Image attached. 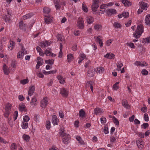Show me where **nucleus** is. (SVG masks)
<instances>
[{"instance_id":"42","label":"nucleus","mask_w":150,"mask_h":150,"mask_svg":"<svg viewBox=\"0 0 150 150\" xmlns=\"http://www.w3.org/2000/svg\"><path fill=\"white\" fill-rule=\"evenodd\" d=\"M85 3L84 2L82 3V9L84 12L87 13L88 11V9L87 7L85 6Z\"/></svg>"},{"instance_id":"53","label":"nucleus","mask_w":150,"mask_h":150,"mask_svg":"<svg viewBox=\"0 0 150 150\" xmlns=\"http://www.w3.org/2000/svg\"><path fill=\"white\" fill-rule=\"evenodd\" d=\"M141 73L143 75H146L148 74V72L146 70L143 69L142 70Z\"/></svg>"},{"instance_id":"12","label":"nucleus","mask_w":150,"mask_h":150,"mask_svg":"<svg viewBox=\"0 0 150 150\" xmlns=\"http://www.w3.org/2000/svg\"><path fill=\"white\" fill-rule=\"evenodd\" d=\"M59 120L55 115L52 116V122L54 125H56L58 124Z\"/></svg>"},{"instance_id":"16","label":"nucleus","mask_w":150,"mask_h":150,"mask_svg":"<svg viewBox=\"0 0 150 150\" xmlns=\"http://www.w3.org/2000/svg\"><path fill=\"white\" fill-rule=\"evenodd\" d=\"M104 57L110 59H113L115 58V55L112 53H108L104 55Z\"/></svg>"},{"instance_id":"34","label":"nucleus","mask_w":150,"mask_h":150,"mask_svg":"<svg viewBox=\"0 0 150 150\" xmlns=\"http://www.w3.org/2000/svg\"><path fill=\"white\" fill-rule=\"evenodd\" d=\"M76 139L79 141V143L81 144H84L83 141L82 140V139L80 136H76Z\"/></svg>"},{"instance_id":"24","label":"nucleus","mask_w":150,"mask_h":150,"mask_svg":"<svg viewBox=\"0 0 150 150\" xmlns=\"http://www.w3.org/2000/svg\"><path fill=\"white\" fill-rule=\"evenodd\" d=\"M100 37V36L97 37L96 38V40L97 42L99 43L100 45V47H103V43L102 40L99 38V37Z\"/></svg>"},{"instance_id":"37","label":"nucleus","mask_w":150,"mask_h":150,"mask_svg":"<svg viewBox=\"0 0 150 150\" xmlns=\"http://www.w3.org/2000/svg\"><path fill=\"white\" fill-rule=\"evenodd\" d=\"M23 138L24 140L27 142H28L29 140L30 137L29 135L24 134L23 135Z\"/></svg>"},{"instance_id":"44","label":"nucleus","mask_w":150,"mask_h":150,"mask_svg":"<svg viewBox=\"0 0 150 150\" xmlns=\"http://www.w3.org/2000/svg\"><path fill=\"white\" fill-rule=\"evenodd\" d=\"M11 105L9 103H8L6 105L5 107V110L6 111H9L11 110Z\"/></svg>"},{"instance_id":"19","label":"nucleus","mask_w":150,"mask_h":150,"mask_svg":"<svg viewBox=\"0 0 150 150\" xmlns=\"http://www.w3.org/2000/svg\"><path fill=\"white\" fill-rule=\"evenodd\" d=\"M86 20L87 23L89 24H91L93 22V18L91 16H88L86 17Z\"/></svg>"},{"instance_id":"17","label":"nucleus","mask_w":150,"mask_h":150,"mask_svg":"<svg viewBox=\"0 0 150 150\" xmlns=\"http://www.w3.org/2000/svg\"><path fill=\"white\" fill-rule=\"evenodd\" d=\"M37 103V100L36 98V97L34 96L31 100L30 104L32 105L35 106Z\"/></svg>"},{"instance_id":"2","label":"nucleus","mask_w":150,"mask_h":150,"mask_svg":"<svg viewBox=\"0 0 150 150\" xmlns=\"http://www.w3.org/2000/svg\"><path fill=\"white\" fill-rule=\"evenodd\" d=\"M139 4L140 8L138 9L137 12L138 14H140L142 13L143 10L145 9L146 10L147 9V8H148V7L147 6V4L144 2L141 1L139 2Z\"/></svg>"},{"instance_id":"32","label":"nucleus","mask_w":150,"mask_h":150,"mask_svg":"<svg viewBox=\"0 0 150 150\" xmlns=\"http://www.w3.org/2000/svg\"><path fill=\"white\" fill-rule=\"evenodd\" d=\"M33 16V14L32 13H28L23 16V18L24 19H26L27 18H30L31 16Z\"/></svg>"},{"instance_id":"7","label":"nucleus","mask_w":150,"mask_h":150,"mask_svg":"<svg viewBox=\"0 0 150 150\" xmlns=\"http://www.w3.org/2000/svg\"><path fill=\"white\" fill-rule=\"evenodd\" d=\"M95 71V69L94 68L92 67L90 68L87 71L88 76L90 77H91L94 76Z\"/></svg>"},{"instance_id":"58","label":"nucleus","mask_w":150,"mask_h":150,"mask_svg":"<svg viewBox=\"0 0 150 150\" xmlns=\"http://www.w3.org/2000/svg\"><path fill=\"white\" fill-rule=\"evenodd\" d=\"M149 125L148 123H144L142 125V127L144 129H145L146 128L148 127Z\"/></svg>"},{"instance_id":"38","label":"nucleus","mask_w":150,"mask_h":150,"mask_svg":"<svg viewBox=\"0 0 150 150\" xmlns=\"http://www.w3.org/2000/svg\"><path fill=\"white\" fill-rule=\"evenodd\" d=\"M10 46H9L8 47V49L9 50H11L13 49V48L15 44L14 42L13 41H10Z\"/></svg>"},{"instance_id":"36","label":"nucleus","mask_w":150,"mask_h":150,"mask_svg":"<svg viewBox=\"0 0 150 150\" xmlns=\"http://www.w3.org/2000/svg\"><path fill=\"white\" fill-rule=\"evenodd\" d=\"M54 60L53 59L46 60L45 61V63L46 64H54Z\"/></svg>"},{"instance_id":"48","label":"nucleus","mask_w":150,"mask_h":150,"mask_svg":"<svg viewBox=\"0 0 150 150\" xmlns=\"http://www.w3.org/2000/svg\"><path fill=\"white\" fill-rule=\"evenodd\" d=\"M143 106H144L141 108V110L142 112H146L147 108L146 106L144 104Z\"/></svg>"},{"instance_id":"14","label":"nucleus","mask_w":150,"mask_h":150,"mask_svg":"<svg viewBox=\"0 0 150 150\" xmlns=\"http://www.w3.org/2000/svg\"><path fill=\"white\" fill-rule=\"evenodd\" d=\"M11 12L10 11H7V13L6 15H5L4 19H5L6 22L9 21L11 19V17L12 16L11 15Z\"/></svg>"},{"instance_id":"1","label":"nucleus","mask_w":150,"mask_h":150,"mask_svg":"<svg viewBox=\"0 0 150 150\" xmlns=\"http://www.w3.org/2000/svg\"><path fill=\"white\" fill-rule=\"evenodd\" d=\"M143 31V26L141 25H138L136 30L133 34L134 36L137 38H139Z\"/></svg>"},{"instance_id":"59","label":"nucleus","mask_w":150,"mask_h":150,"mask_svg":"<svg viewBox=\"0 0 150 150\" xmlns=\"http://www.w3.org/2000/svg\"><path fill=\"white\" fill-rule=\"evenodd\" d=\"M40 115H35L34 116V120L36 122H39V118H40Z\"/></svg>"},{"instance_id":"21","label":"nucleus","mask_w":150,"mask_h":150,"mask_svg":"<svg viewBox=\"0 0 150 150\" xmlns=\"http://www.w3.org/2000/svg\"><path fill=\"white\" fill-rule=\"evenodd\" d=\"M122 2L125 6H129L131 5L132 4L131 2H130L127 0H122Z\"/></svg>"},{"instance_id":"41","label":"nucleus","mask_w":150,"mask_h":150,"mask_svg":"<svg viewBox=\"0 0 150 150\" xmlns=\"http://www.w3.org/2000/svg\"><path fill=\"white\" fill-rule=\"evenodd\" d=\"M100 109L99 108H95L94 110V114L97 115L101 112Z\"/></svg>"},{"instance_id":"8","label":"nucleus","mask_w":150,"mask_h":150,"mask_svg":"<svg viewBox=\"0 0 150 150\" xmlns=\"http://www.w3.org/2000/svg\"><path fill=\"white\" fill-rule=\"evenodd\" d=\"M19 26L20 28L24 31H26V25L25 24L23 21H21L19 23Z\"/></svg>"},{"instance_id":"64","label":"nucleus","mask_w":150,"mask_h":150,"mask_svg":"<svg viewBox=\"0 0 150 150\" xmlns=\"http://www.w3.org/2000/svg\"><path fill=\"white\" fill-rule=\"evenodd\" d=\"M144 40V42L145 43H146V42H147L149 43H150V37H149L148 38H145L143 39Z\"/></svg>"},{"instance_id":"33","label":"nucleus","mask_w":150,"mask_h":150,"mask_svg":"<svg viewBox=\"0 0 150 150\" xmlns=\"http://www.w3.org/2000/svg\"><path fill=\"white\" fill-rule=\"evenodd\" d=\"M19 110L21 112L23 111L25 108V106L23 103L21 104H19Z\"/></svg>"},{"instance_id":"20","label":"nucleus","mask_w":150,"mask_h":150,"mask_svg":"<svg viewBox=\"0 0 150 150\" xmlns=\"http://www.w3.org/2000/svg\"><path fill=\"white\" fill-rule=\"evenodd\" d=\"M145 23L147 25L150 26V14H148L145 18Z\"/></svg>"},{"instance_id":"45","label":"nucleus","mask_w":150,"mask_h":150,"mask_svg":"<svg viewBox=\"0 0 150 150\" xmlns=\"http://www.w3.org/2000/svg\"><path fill=\"white\" fill-rule=\"evenodd\" d=\"M119 83V82H116L114 84L113 86V88L115 90H117L119 88V87L117 86V85Z\"/></svg>"},{"instance_id":"26","label":"nucleus","mask_w":150,"mask_h":150,"mask_svg":"<svg viewBox=\"0 0 150 150\" xmlns=\"http://www.w3.org/2000/svg\"><path fill=\"white\" fill-rule=\"evenodd\" d=\"M102 27V25L99 24H97L94 26V28L97 31H100L101 30Z\"/></svg>"},{"instance_id":"56","label":"nucleus","mask_w":150,"mask_h":150,"mask_svg":"<svg viewBox=\"0 0 150 150\" xmlns=\"http://www.w3.org/2000/svg\"><path fill=\"white\" fill-rule=\"evenodd\" d=\"M13 115L14 116V121H15L17 119V117L18 115V112L17 111H14V112Z\"/></svg>"},{"instance_id":"51","label":"nucleus","mask_w":150,"mask_h":150,"mask_svg":"<svg viewBox=\"0 0 150 150\" xmlns=\"http://www.w3.org/2000/svg\"><path fill=\"white\" fill-rule=\"evenodd\" d=\"M93 82L92 81H87L86 83V87H89L91 86Z\"/></svg>"},{"instance_id":"46","label":"nucleus","mask_w":150,"mask_h":150,"mask_svg":"<svg viewBox=\"0 0 150 150\" xmlns=\"http://www.w3.org/2000/svg\"><path fill=\"white\" fill-rule=\"evenodd\" d=\"M50 9L47 7H45L43 9L44 12L45 13L48 14L50 12Z\"/></svg>"},{"instance_id":"3","label":"nucleus","mask_w":150,"mask_h":150,"mask_svg":"<svg viewBox=\"0 0 150 150\" xmlns=\"http://www.w3.org/2000/svg\"><path fill=\"white\" fill-rule=\"evenodd\" d=\"M70 136L69 134L67 133H64L62 137V141L65 144H67L69 142Z\"/></svg>"},{"instance_id":"18","label":"nucleus","mask_w":150,"mask_h":150,"mask_svg":"<svg viewBox=\"0 0 150 150\" xmlns=\"http://www.w3.org/2000/svg\"><path fill=\"white\" fill-rule=\"evenodd\" d=\"M54 3L57 10L59 9L60 8L61 6L60 5L59 0H54Z\"/></svg>"},{"instance_id":"35","label":"nucleus","mask_w":150,"mask_h":150,"mask_svg":"<svg viewBox=\"0 0 150 150\" xmlns=\"http://www.w3.org/2000/svg\"><path fill=\"white\" fill-rule=\"evenodd\" d=\"M85 114V112L83 109H81L80 111L79 114V115L80 117H83Z\"/></svg>"},{"instance_id":"23","label":"nucleus","mask_w":150,"mask_h":150,"mask_svg":"<svg viewBox=\"0 0 150 150\" xmlns=\"http://www.w3.org/2000/svg\"><path fill=\"white\" fill-rule=\"evenodd\" d=\"M45 17H46L45 18V22L46 23L49 24L52 22V19L51 17L46 15L45 16Z\"/></svg>"},{"instance_id":"13","label":"nucleus","mask_w":150,"mask_h":150,"mask_svg":"<svg viewBox=\"0 0 150 150\" xmlns=\"http://www.w3.org/2000/svg\"><path fill=\"white\" fill-rule=\"evenodd\" d=\"M122 105L126 108L129 109L130 108L129 105L128 104L127 100L126 99L123 100L122 101Z\"/></svg>"},{"instance_id":"43","label":"nucleus","mask_w":150,"mask_h":150,"mask_svg":"<svg viewBox=\"0 0 150 150\" xmlns=\"http://www.w3.org/2000/svg\"><path fill=\"white\" fill-rule=\"evenodd\" d=\"M73 55L71 54H69L67 55V57L68 62H69L71 60L73 59Z\"/></svg>"},{"instance_id":"60","label":"nucleus","mask_w":150,"mask_h":150,"mask_svg":"<svg viewBox=\"0 0 150 150\" xmlns=\"http://www.w3.org/2000/svg\"><path fill=\"white\" fill-rule=\"evenodd\" d=\"M144 119L145 121L148 122L149 121V116L148 115L145 113L144 115Z\"/></svg>"},{"instance_id":"30","label":"nucleus","mask_w":150,"mask_h":150,"mask_svg":"<svg viewBox=\"0 0 150 150\" xmlns=\"http://www.w3.org/2000/svg\"><path fill=\"white\" fill-rule=\"evenodd\" d=\"M37 63L39 64L42 65L43 63V60L42 58L40 57L37 58Z\"/></svg>"},{"instance_id":"31","label":"nucleus","mask_w":150,"mask_h":150,"mask_svg":"<svg viewBox=\"0 0 150 150\" xmlns=\"http://www.w3.org/2000/svg\"><path fill=\"white\" fill-rule=\"evenodd\" d=\"M86 57V55L84 54H81V56L79 57V60L78 61V63H81L82 61Z\"/></svg>"},{"instance_id":"62","label":"nucleus","mask_w":150,"mask_h":150,"mask_svg":"<svg viewBox=\"0 0 150 150\" xmlns=\"http://www.w3.org/2000/svg\"><path fill=\"white\" fill-rule=\"evenodd\" d=\"M113 26L116 28H120V23H117L115 22L113 24Z\"/></svg>"},{"instance_id":"49","label":"nucleus","mask_w":150,"mask_h":150,"mask_svg":"<svg viewBox=\"0 0 150 150\" xmlns=\"http://www.w3.org/2000/svg\"><path fill=\"white\" fill-rule=\"evenodd\" d=\"M46 128L47 129H49L50 128V122L49 121H46Z\"/></svg>"},{"instance_id":"29","label":"nucleus","mask_w":150,"mask_h":150,"mask_svg":"<svg viewBox=\"0 0 150 150\" xmlns=\"http://www.w3.org/2000/svg\"><path fill=\"white\" fill-rule=\"evenodd\" d=\"M123 64L121 61H118L117 63V70L118 71H119L120 70V69L121 68Z\"/></svg>"},{"instance_id":"63","label":"nucleus","mask_w":150,"mask_h":150,"mask_svg":"<svg viewBox=\"0 0 150 150\" xmlns=\"http://www.w3.org/2000/svg\"><path fill=\"white\" fill-rule=\"evenodd\" d=\"M101 123L104 124L106 122V118L104 117H102L100 119Z\"/></svg>"},{"instance_id":"25","label":"nucleus","mask_w":150,"mask_h":150,"mask_svg":"<svg viewBox=\"0 0 150 150\" xmlns=\"http://www.w3.org/2000/svg\"><path fill=\"white\" fill-rule=\"evenodd\" d=\"M57 72L56 69L50 71H46L45 70L43 71V73L45 75H48L51 74H54Z\"/></svg>"},{"instance_id":"11","label":"nucleus","mask_w":150,"mask_h":150,"mask_svg":"<svg viewBox=\"0 0 150 150\" xmlns=\"http://www.w3.org/2000/svg\"><path fill=\"white\" fill-rule=\"evenodd\" d=\"M60 93L63 96L66 97L68 95V92L64 88L60 89Z\"/></svg>"},{"instance_id":"52","label":"nucleus","mask_w":150,"mask_h":150,"mask_svg":"<svg viewBox=\"0 0 150 150\" xmlns=\"http://www.w3.org/2000/svg\"><path fill=\"white\" fill-rule=\"evenodd\" d=\"M104 131L105 134H107L109 133L108 126H105L104 129Z\"/></svg>"},{"instance_id":"47","label":"nucleus","mask_w":150,"mask_h":150,"mask_svg":"<svg viewBox=\"0 0 150 150\" xmlns=\"http://www.w3.org/2000/svg\"><path fill=\"white\" fill-rule=\"evenodd\" d=\"M28 123L23 122H22V127L23 129H26L28 126Z\"/></svg>"},{"instance_id":"61","label":"nucleus","mask_w":150,"mask_h":150,"mask_svg":"<svg viewBox=\"0 0 150 150\" xmlns=\"http://www.w3.org/2000/svg\"><path fill=\"white\" fill-rule=\"evenodd\" d=\"M113 118L114 119V122L117 125H119V122L118 120L115 117H113Z\"/></svg>"},{"instance_id":"15","label":"nucleus","mask_w":150,"mask_h":150,"mask_svg":"<svg viewBox=\"0 0 150 150\" xmlns=\"http://www.w3.org/2000/svg\"><path fill=\"white\" fill-rule=\"evenodd\" d=\"M29 90L28 91V94L29 96H31L34 92L35 91V87L34 86H30L29 88Z\"/></svg>"},{"instance_id":"9","label":"nucleus","mask_w":150,"mask_h":150,"mask_svg":"<svg viewBox=\"0 0 150 150\" xmlns=\"http://www.w3.org/2000/svg\"><path fill=\"white\" fill-rule=\"evenodd\" d=\"M108 15H111L116 13V11L114 9H108L106 11Z\"/></svg>"},{"instance_id":"54","label":"nucleus","mask_w":150,"mask_h":150,"mask_svg":"<svg viewBox=\"0 0 150 150\" xmlns=\"http://www.w3.org/2000/svg\"><path fill=\"white\" fill-rule=\"evenodd\" d=\"M28 81V79H25L20 81V83L23 84H25Z\"/></svg>"},{"instance_id":"27","label":"nucleus","mask_w":150,"mask_h":150,"mask_svg":"<svg viewBox=\"0 0 150 150\" xmlns=\"http://www.w3.org/2000/svg\"><path fill=\"white\" fill-rule=\"evenodd\" d=\"M3 69L4 70V74L6 75H8L9 73V71L7 68L6 65L5 64H4Z\"/></svg>"},{"instance_id":"6","label":"nucleus","mask_w":150,"mask_h":150,"mask_svg":"<svg viewBox=\"0 0 150 150\" xmlns=\"http://www.w3.org/2000/svg\"><path fill=\"white\" fill-rule=\"evenodd\" d=\"M134 64L137 66L141 67H146L147 66L148 64L145 62L143 61H136L135 62Z\"/></svg>"},{"instance_id":"40","label":"nucleus","mask_w":150,"mask_h":150,"mask_svg":"<svg viewBox=\"0 0 150 150\" xmlns=\"http://www.w3.org/2000/svg\"><path fill=\"white\" fill-rule=\"evenodd\" d=\"M17 145L16 143H12L11 146V150H15L17 149Z\"/></svg>"},{"instance_id":"4","label":"nucleus","mask_w":150,"mask_h":150,"mask_svg":"<svg viewBox=\"0 0 150 150\" xmlns=\"http://www.w3.org/2000/svg\"><path fill=\"white\" fill-rule=\"evenodd\" d=\"M99 6V1L98 0L93 1V3L91 5V9L92 11L94 12H96Z\"/></svg>"},{"instance_id":"39","label":"nucleus","mask_w":150,"mask_h":150,"mask_svg":"<svg viewBox=\"0 0 150 150\" xmlns=\"http://www.w3.org/2000/svg\"><path fill=\"white\" fill-rule=\"evenodd\" d=\"M104 69L102 67L99 68H97L96 72L97 73L100 74L102 73L104 71Z\"/></svg>"},{"instance_id":"22","label":"nucleus","mask_w":150,"mask_h":150,"mask_svg":"<svg viewBox=\"0 0 150 150\" xmlns=\"http://www.w3.org/2000/svg\"><path fill=\"white\" fill-rule=\"evenodd\" d=\"M57 78L59 80V83L61 84H63L65 82V78H63V77L61 75H59L57 76Z\"/></svg>"},{"instance_id":"50","label":"nucleus","mask_w":150,"mask_h":150,"mask_svg":"<svg viewBox=\"0 0 150 150\" xmlns=\"http://www.w3.org/2000/svg\"><path fill=\"white\" fill-rule=\"evenodd\" d=\"M122 14L123 17H124L125 18H127L129 16V13L127 12H123Z\"/></svg>"},{"instance_id":"5","label":"nucleus","mask_w":150,"mask_h":150,"mask_svg":"<svg viewBox=\"0 0 150 150\" xmlns=\"http://www.w3.org/2000/svg\"><path fill=\"white\" fill-rule=\"evenodd\" d=\"M77 25L79 28L83 29L84 27V22L82 18L79 17L78 18Z\"/></svg>"},{"instance_id":"57","label":"nucleus","mask_w":150,"mask_h":150,"mask_svg":"<svg viewBox=\"0 0 150 150\" xmlns=\"http://www.w3.org/2000/svg\"><path fill=\"white\" fill-rule=\"evenodd\" d=\"M112 41H113V40L112 39H109V40H108L106 42V43H105L106 45L108 46H109Z\"/></svg>"},{"instance_id":"28","label":"nucleus","mask_w":150,"mask_h":150,"mask_svg":"<svg viewBox=\"0 0 150 150\" xmlns=\"http://www.w3.org/2000/svg\"><path fill=\"white\" fill-rule=\"evenodd\" d=\"M48 42L46 41H43L40 43V45L42 47H45L48 46Z\"/></svg>"},{"instance_id":"10","label":"nucleus","mask_w":150,"mask_h":150,"mask_svg":"<svg viewBox=\"0 0 150 150\" xmlns=\"http://www.w3.org/2000/svg\"><path fill=\"white\" fill-rule=\"evenodd\" d=\"M142 139H139L136 141L137 144L139 149H142L144 146L143 142L142 141Z\"/></svg>"},{"instance_id":"55","label":"nucleus","mask_w":150,"mask_h":150,"mask_svg":"<svg viewBox=\"0 0 150 150\" xmlns=\"http://www.w3.org/2000/svg\"><path fill=\"white\" fill-rule=\"evenodd\" d=\"M23 121L25 122H27L29 120V117L27 115H25L23 118Z\"/></svg>"}]
</instances>
